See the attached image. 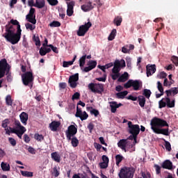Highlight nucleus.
I'll return each mask as SVG.
<instances>
[{
    "instance_id": "obj_49",
    "label": "nucleus",
    "mask_w": 178,
    "mask_h": 178,
    "mask_svg": "<svg viewBox=\"0 0 178 178\" xmlns=\"http://www.w3.org/2000/svg\"><path fill=\"white\" fill-rule=\"evenodd\" d=\"M67 5L68 9H74V5H76V2H74V1H72L69 3H67Z\"/></svg>"
},
{
    "instance_id": "obj_60",
    "label": "nucleus",
    "mask_w": 178,
    "mask_h": 178,
    "mask_svg": "<svg viewBox=\"0 0 178 178\" xmlns=\"http://www.w3.org/2000/svg\"><path fill=\"white\" fill-rule=\"evenodd\" d=\"M15 124L17 129H22V127H24L22 126V124H20V121H19L17 120H15Z\"/></svg>"
},
{
    "instance_id": "obj_31",
    "label": "nucleus",
    "mask_w": 178,
    "mask_h": 178,
    "mask_svg": "<svg viewBox=\"0 0 178 178\" xmlns=\"http://www.w3.org/2000/svg\"><path fill=\"white\" fill-rule=\"evenodd\" d=\"M122 22H123V18H122V17H116L114 20H113V23L114 24H115V26H120V24H122Z\"/></svg>"
},
{
    "instance_id": "obj_35",
    "label": "nucleus",
    "mask_w": 178,
    "mask_h": 178,
    "mask_svg": "<svg viewBox=\"0 0 178 178\" xmlns=\"http://www.w3.org/2000/svg\"><path fill=\"white\" fill-rule=\"evenodd\" d=\"M13 102L12 96H10V95H8L6 97V104L7 106H12Z\"/></svg>"
},
{
    "instance_id": "obj_50",
    "label": "nucleus",
    "mask_w": 178,
    "mask_h": 178,
    "mask_svg": "<svg viewBox=\"0 0 178 178\" xmlns=\"http://www.w3.org/2000/svg\"><path fill=\"white\" fill-rule=\"evenodd\" d=\"M111 75L112 80H118L120 77V72L113 73Z\"/></svg>"
},
{
    "instance_id": "obj_62",
    "label": "nucleus",
    "mask_w": 178,
    "mask_h": 178,
    "mask_svg": "<svg viewBox=\"0 0 178 178\" xmlns=\"http://www.w3.org/2000/svg\"><path fill=\"white\" fill-rule=\"evenodd\" d=\"M24 141H25V143H26V144H29V143H30V141H31L30 136L27 134H24Z\"/></svg>"
},
{
    "instance_id": "obj_55",
    "label": "nucleus",
    "mask_w": 178,
    "mask_h": 178,
    "mask_svg": "<svg viewBox=\"0 0 178 178\" xmlns=\"http://www.w3.org/2000/svg\"><path fill=\"white\" fill-rule=\"evenodd\" d=\"M8 141H9L10 144H11V145L13 147H15V145L17 144V142H16V140H15V138H8Z\"/></svg>"
},
{
    "instance_id": "obj_3",
    "label": "nucleus",
    "mask_w": 178,
    "mask_h": 178,
    "mask_svg": "<svg viewBox=\"0 0 178 178\" xmlns=\"http://www.w3.org/2000/svg\"><path fill=\"white\" fill-rule=\"evenodd\" d=\"M7 76V81H12V72H10V65L8 63L6 59L3 58L0 60V79Z\"/></svg>"
},
{
    "instance_id": "obj_46",
    "label": "nucleus",
    "mask_w": 178,
    "mask_h": 178,
    "mask_svg": "<svg viewBox=\"0 0 178 178\" xmlns=\"http://www.w3.org/2000/svg\"><path fill=\"white\" fill-rule=\"evenodd\" d=\"M10 123V122H9V119H5L2 121L1 127H3V129H6V127H8V124H9Z\"/></svg>"
},
{
    "instance_id": "obj_59",
    "label": "nucleus",
    "mask_w": 178,
    "mask_h": 178,
    "mask_svg": "<svg viewBox=\"0 0 178 178\" xmlns=\"http://www.w3.org/2000/svg\"><path fill=\"white\" fill-rule=\"evenodd\" d=\"M72 99L73 101H74V99H80V94H79L78 92H75V93L72 95Z\"/></svg>"
},
{
    "instance_id": "obj_5",
    "label": "nucleus",
    "mask_w": 178,
    "mask_h": 178,
    "mask_svg": "<svg viewBox=\"0 0 178 178\" xmlns=\"http://www.w3.org/2000/svg\"><path fill=\"white\" fill-rule=\"evenodd\" d=\"M22 83L24 86L33 88V83L34 82V76L32 72H26L22 75Z\"/></svg>"
},
{
    "instance_id": "obj_45",
    "label": "nucleus",
    "mask_w": 178,
    "mask_h": 178,
    "mask_svg": "<svg viewBox=\"0 0 178 178\" xmlns=\"http://www.w3.org/2000/svg\"><path fill=\"white\" fill-rule=\"evenodd\" d=\"M25 27H26V30H31V31H33V30L35 29V26H33L30 23H26L25 24Z\"/></svg>"
},
{
    "instance_id": "obj_61",
    "label": "nucleus",
    "mask_w": 178,
    "mask_h": 178,
    "mask_svg": "<svg viewBox=\"0 0 178 178\" xmlns=\"http://www.w3.org/2000/svg\"><path fill=\"white\" fill-rule=\"evenodd\" d=\"M96 80H97V81H103V83H105V81H106V74H104L103 77L97 78Z\"/></svg>"
},
{
    "instance_id": "obj_36",
    "label": "nucleus",
    "mask_w": 178,
    "mask_h": 178,
    "mask_svg": "<svg viewBox=\"0 0 178 178\" xmlns=\"http://www.w3.org/2000/svg\"><path fill=\"white\" fill-rule=\"evenodd\" d=\"M123 156L120 155V154H117L115 156V164L117 165V166H119V165L120 164V162H122V161H123Z\"/></svg>"
},
{
    "instance_id": "obj_12",
    "label": "nucleus",
    "mask_w": 178,
    "mask_h": 178,
    "mask_svg": "<svg viewBox=\"0 0 178 178\" xmlns=\"http://www.w3.org/2000/svg\"><path fill=\"white\" fill-rule=\"evenodd\" d=\"M35 8H31L29 13L26 16L27 22L31 23L32 24H35L37 23V19H35Z\"/></svg>"
},
{
    "instance_id": "obj_18",
    "label": "nucleus",
    "mask_w": 178,
    "mask_h": 178,
    "mask_svg": "<svg viewBox=\"0 0 178 178\" xmlns=\"http://www.w3.org/2000/svg\"><path fill=\"white\" fill-rule=\"evenodd\" d=\"M47 47H48V45H44L40 47L39 54L41 56H45L47 54H49V52H51V48Z\"/></svg>"
},
{
    "instance_id": "obj_15",
    "label": "nucleus",
    "mask_w": 178,
    "mask_h": 178,
    "mask_svg": "<svg viewBox=\"0 0 178 178\" xmlns=\"http://www.w3.org/2000/svg\"><path fill=\"white\" fill-rule=\"evenodd\" d=\"M163 169H168V170H173V163L170 160H165L161 164Z\"/></svg>"
},
{
    "instance_id": "obj_57",
    "label": "nucleus",
    "mask_w": 178,
    "mask_h": 178,
    "mask_svg": "<svg viewBox=\"0 0 178 178\" xmlns=\"http://www.w3.org/2000/svg\"><path fill=\"white\" fill-rule=\"evenodd\" d=\"M95 127V125H94V124H92V122H90L88 124V129L90 131V133H92V130H94Z\"/></svg>"
},
{
    "instance_id": "obj_10",
    "label": "nucleus",
    "mask_w": 178,
    "mask_h": 178,
    "mask_svg": "<svg viewBox=\"0 0 178 178\" xmlns=\"http://www.w3.org/2000/svg\"><path fill=\"white\" fill-rule=\"evenodd\" d=\"M76 134H77V127L73 124L70 125L67 131H65L67 140L70 141L72 137H75Z\"/></svg>"
},
{
    "instance_id": "obj_47",
    "label": "nucleus",
    "mask_w": 178,
    "mask_h": 178,
    "mask_svg": "<svg viewBox=\"0 0 178 178\" xmlns=\"http://www.w3.org/2000/svg\"><path fill=\"white\" fill-rule=\"evenodd\" d=\"M83 115V111H81V108H79V107L76 108V112L75 114L76 118H81Z\"/></svg>"
},
{
    "instance_id": "obj_25",
    "label": "nucleus",
    "mask_w": 178,
    "mask_h": 178,
    "mask_svg": "<svg viewBox=\"0 0 178 178\" xmlns=\"http://www.w3.org/2000/svg\"><path fill=\"white\" fill-rule=\"evenodd\" d=\"M51 159L57 163H60V155L56 152H52L51 154Z\"/></svg>"
},
{
    "instance_id": "obj_19",
    "label": "nucleus",
    "mask_w": 178,
    "mask_h": 178,
    "mask_svg": "<svg viewBox=\"0 0 178 178\" xmlns=\"http://www.w3.org/2000/svg\"><path fill=\"white\" fill-rule=\"evenodd\" d=\"M165 94L168 98L172 94L173 96L177 95L178 94V87L171 88L170 90H165Z\"/></svg>"
},
{
    "instance_id": "obj_21",
    "label": "nucleus",
    "mask_w": 178,
    "mask_h": 178,
    "mask_svg": "<svg viewBox=\"0 0 178 178\" xmlns=\"http://www.w3.org/2000/svg\"><path fill=\"white\" fill-rule=\"evenodd\" d=\"M19 118H20V120H21L22 123L24 126H26V124H27V121L29 120V114H27V113L22 112L19 115Z\"/></svg>"
},
{
    "instance_id": "obj_4",
    "label": "nucleus",
    "mask_w": 178,
    "mask_h": 178,
    "mask_svg": "<svg viewBox=\"0 0 178 178\" xmlns=\"http://www.w3.org/2000/svg\"><path fill=\"white\" fill-rule=\"evenodd\" d=\"M136 170L133 167H124L120 169L118 173L120 178H133L134 177Z\"/></svg>"
},
{
    "instance_id": "obj_23",
    "label": "nucleus",
    "mask_w": 178,
    "mask_h": 178,
    "mask_svg": "<svg viewBox=\"0 0 178 178\" xmlns=\"http://www.w3.org/2000/svg\"><path fill=\"white\" fill-rule=\"evenodd\" d=\"M127 80H129V73L125 72L122 75H120L118 81H119V83H126Z\"/></svg>"
},
{
    "instance_id": "obj_38",
    "label": "nucleus",
    "mask_w": 178,
    "mask_h": 178,
    "mask_svg": "<svg viewBox=\"0 0 178 178\" xmlns=\"http://www.w3.org/2000/svg\"><path fill=\"white\" fill-rule=\"evenodd\" d=\"M60 168L57 166L54 167L53 168V175L54 176V177H58L59 176V175H60V172H59L60 170Z\"/></svg>"
},
{
    "instance_id": "obj_24",
    "label": "nucleus",
    "mask_w": 178,
    "mask_h": 178,
    "mask_svg": "<svg viewBox=\"0 0 178 178\" xmlns=\"http://www.w3.org/2000/svg\"><path fill=\"white\" fill-rule=\"evenodd\" d=\"M126 145H127V140L126 139H122L118 143V146L123 149L126 152Z\"/></svg>"
},
{
    "instance_id": "obj_41",
    "label": "nucleus",
    "mask_w": 178,
    "mask_h": 178,
    "mask_svg": "<svg viewBox=\"0 0 178 178\" xmlns=\"http://www.w3.org/2000/svg\"><path fill=\"white\" fill-rule=\"evenodd\" d=\"M49 26L50 27H60V23L58 21H53Z\"/></svg>"
},
{
    "instance_id": "obj_11",
    "label": "nucleus",
    "mask_w": 178,
    "mask_h": 178,
    "mask_svg": "<svg viewBox=\"0 0 178 178\" xmlns=\"http://www.w3.org/2000/svg\"><path fill=\"white\" fill-rule=\"evenodd\" d=\"M128 127L129 134H134L135 136L140 134V125L133 124V122H131V121H129Z\"/></svg>"
},
{
    "instance_id": "obj_32",
    "label": "nucleus",
    "mask_w": 178,
    "mask_h": 178,
    "mask_svg": "<svg viewBox=\"0 0 178 178\" xmlns=\"http://www.w3.org/2000/svg\"><path fill=\"white\" fill-rule=\"evenodd\" d=\"M116 33H117V31L116 29H113L108 38V41H112L113 40H115V37H116Z\"/></svg>"
},
{
    "instance_id": "obj_34",
    "label": "nucleus",
    "mask_w": 178,
    "mask_h": 178,
    "mask_svg": "<svg viewBox=\"0 0 178 178\" xmlns=\"http://www.w3.org/2000/svg\"><path fill=\"white\" fill-rule=\"evenodd\" d=\"M110 108H111L112 113H115L118 109V107L116 106V102H110Z\"/></svg>"
},
{
    "instance_id": "obj_17",
    "label": "nucleus",
    "mask_w": 178,
    "mask_h": 178,
    "mask_svg": "<svg viewBox=\"0 0 178 178\" xmlns=\"http://www.w3.org/2000/svg\"><path fill=\"white\" fill-rule=\"evenodd\" d=\"M60 126V122L58 121H52L49 124V129L51 131H58V129H59V127Z\"/></svg>"
},
{
    "instance_id": "obj_54",
    "label": "nucleus",
    "mask_w": 178,
    "mask_h": 178,
    "mask_svg": "<svg viewBox=\"0 0 178 178\" xmlns=\"http://www.w3.org/2000/svg\"><path fill=\"white\" fill-rule=\"evenodd\" d=\"M157 88L160 92H163V86H162L161 81L157 82Z\"/></svg>"
},
{
    "instance_id": "obj_42",
    "label": "nucleus",
    "mask_w": 178,
    "mask_h": 178,
    "mask_svg": "<svg viewBox=\"0 0 178 178\" xmlns=\"http://www.w3.org/2000/svg\"><path fill=\"white\" fill-rule=\"evenodd\" d=\"M34 138L35 140H37V141H42V140H44V136H42V134H35L34 135Z\"/></svg>"
},
{
    "instance_id": "obj_6",
    "label": "nucleus",
    "mask_w": 178,
    "mask_h": 178,
    "mask_svg": "<svg viewBox=\"0 0 178 178\" xmlns=\"http://www.w3.org/2000/svg\"><path fill=\"white\" fill-rule=\"evenodd\" d=\"M143 86V83L138 80L129 79L127 83L124 84V88H131L133 87L134 91H138L140 87Z\"/></svg>"
},
{
    "instance_id": "obj_40",
    "label": "nucleus",
    "mask_w": 178,
    "mask_h": 178,
    "mask_svg": "<svg viewBox=\"0 0 178 178\" xmlns=\"http://www.w3.org/2000/svg\"><path fill=\"white\" fill-rule=\"evenodd\" d=\"M151 94H152V92H151L150 90H149V89L143 90V95H144V97H145L146 98L149 99V97H151Z\"/></svg>"
},
{
    "instance_id": "obj_51",
    "label": "nucleus",
    "mask_w": 178,
    "mask_h": 178,
    "mask_svg": "<svg viewBox=\"0 0 178 178\" xmlns=\"http://www.w3.org/2000/svg\"><path fill=\"white\" fill-rule=\"evenodd\" d=\"M81 120H86V119H88V114L87 112L83 111L82 113V116L80 117Z\"/></svg>"
},
{
    "instance_id": "obj_1",
    "label": "nucleus",
    "mask_w": 178,
    "mask_h": 178,
    "mask_svg": "<svg viewBox=\"0 0 178 178\" xmlns=\"http://www.w3.org/2000/svg\"><path fill=\"white\" fill-rule=\"evenodd\" d=\"M3 36L13 45L17 44L22 38V28H20L19 21L13 19H11L6 25V33Z\"/></svg>"
},
{
    "instance_id": "obj_2",
    "label": "nucleus",
    "mask_w": 178,
    "mask_h": 178,
    "mask_svg": "<svg viewBox=\"0 0 178 178\" xmlns=\"http://www.w3.org/2000/svg\"><path fill=\"white\" fill-rule=\"evenodd\" d=\"M152 130L156 134H163V136H169V128L160 129V127H169V124L166 120L157 117H154L150 122Z\"/></svg>"
},
{
    "instance_id": "obj_56",
    "label": "nucleus",
    "mask_w": 178,
    "mask_h": 178,
    "mask_svg": "<svg viewBox=\"0 0 178 178\" xmlns=\"http://www.w3.org/2000/svg\"><path fill=\"white\" fill-rule=\"evenodd\" d=\"M58 87L60 90H65L67 87V84L65 82H61L59 83Z\"/></svg>"
},
{
    "instance_id": "obj_58",
    "label": "nucleus",
    "mask_w": 178,
    "mask_h": 178,
    "mask_svg": "<svg viewBox=\"0 0 178 178\" xmlns=\"http://www.w3.org/2000/svg\"><path fill=\"white\" fill-rule=\"evenodd\" d=\"M154 168H155L156 175H161V166H159L158 164H155Z\"/></svg>"
},
{
    "instance_id": "obj_7",
    "label": "nucleus",
    "mask_w": 178,
    "mask_h": 178,
    "mask_svg": "<svg viewBox=\"0 0 178 178\" xmlns=\"http://www.w3.org/2000/svg\"><path fill=\"white\" fill-rule=\"evenodd\" d=\"M91 26H92L91 22H88L85 23L83 25H81L76 32L77 35H79V37H84L90 30Z\"/></svg>"
},
{
    "instance_id": "obj_29",
    "label": "nucleus",
    "mask_w": 178,
    "mask_h": 178,
    "mask_svg": "<svg viewBox=\"0 0 178 178\" xmlns=\"http://www.w3.org/2000/svg\"><path fill=\"white\" fill-rule=\"evenodd\" d=\"M127 94H129V92H127V90H124L122 92H118L115 95L118 99H124V97H126Z\"/></svg>"
},
{
    "instance_id": "obj_53",
    "label": "nucleus",
    "mask_w": 178,
    "mask_h": 178,
    "mask_svg": "<svg viewBox=\"0 0 178 178\" xmlns=\"http://www.w3.org/2000/svg\"><path fill=\"white\" fill-rule=\"evenodd\" d=\"M47 2H49V5H51V6H56V5H58V0H47Z\"/></svg>"
},
{
    "instance_id": "obj_39",
    "label": "nucleus",
    "mask_w": 178,
    "mask_h": 178,
    "mask_svg": "<svg viewBox=\"0 0 178 178\" xmlns=\"http://www.w3.org/2000/svg\"><path fill=\"white\" fill-rule=\"evenodd\" d=\"M86 58H87V55H84L79 59V66L80 67H83L84 65H86Z\"/></svg>"
},
{
    "instance_id": "obj_22",
    "label": "nucleus",
    "mask_w": 178,
    "mask_h": 178,
    "mask_svg": "<svg viewBox=\"0 0 178 178\" xmlns=\"http://www.w3.org/2000/svg\"><path fill=\"white\" fill-rule=\"evenodd\" d=\"M33 6L38 8V9H42V8L45 7V0H35Z\"/></svg>"
},
{
    "instance_id": "obj_8",
    "label": "nucleus",
    "mask_w": 178,
    "mask_h": 178,
    "mask_svg": "<svg viewBox=\"0 0 178 178\" xmlns=\"http://www.w3.org/2000/svg\"><path fill=\"white\" fill-rule=\"evenodd\" d=\"M168 108H175V99L170 102V98L168 97L163 98L159 102V108L162 109V108L166 107Z\"/></svg>"
},
{
    "instance_id": "obj_43",
    "label": "nucleus",
    "mask_w": 178,
    "mask_h": 178,
    "mask_svg": "<svg viewBox=\"0 0 178 178\" xmlns=\"http://www.w3.org/2000/svg\"><path fill=\"white\" fill-rule=\"evenodd\" d=\"M88 66L90 67L92 70V69H95V67H97V61L95 60L89 61Z\"/></svg>"
},
{
    "instance_id": "obj_33",
    "label": "nucleus",
    "mask_w": 178,
    "mask_h": 178,
    "mask_svg": "<svg viewBox=\"0 0 178 178\" xmlns=\"http://www.w3.org/2000/svg\"><path fill=\"white\" fill-rule=\"evenodd\" d=\"M20 172L24 177H33V172L21 170Z\"/></svg>"
},
{
    "instance_id": "obj_52",
    "label": "nucleus",
    "mask_w": 178,
    "mask_h": 178,
    "mask_svg": "<svg viewBox=\"0 0 178 178\" xmlns=\"http://www.w3.org/2000/svg\"><path fill=\"white\" fill-rule=\"evenodd\" d=\"M90 113H91V115H94V116L95 118H97L98 116V115H99V111L95 108H92L90 111Z\"/></svg>"
},
{
    "instance_id": "obj_37",
    "label": "nucleus",
    "mask_w": 178,
    "mask_h": 178,
    "mask_svg": "<svg viewBox=\"0 0 178 178\" xmlns=\"http://www.w3.org/2000/svg\"><path fill=\"white\" fill-rule=\"evenodd\" d=\"M165 143V149L168 151V152H170L172 151V145H170V143L169 141H167L165 139H163Z\"/></svg>"
},
{
    "instance_id": "obj_44",
    "label": "nucleus",
    "mask_w": 178,
    "mask_h": 178,
    "mask_svg": "<svg viewBox=\"0 0 178 178\" xmlns=\"http://www.w3.org/2000/svg\"><path fill=\"white\" fill-rule=\"evenodd\" d=\"M33 40L35 44V45H41V40H40V38L38 36L33 35Z\"/></svg>"
},
{
    "instance_id": "obj_30",
    "label": "nucleus",
    "mask_w": 178,
    "mask_h": 178,
    "mask_svg": "<svg viewBox=\"0 0 178 178\" xmlns=\"http://www.w3.org/2000/svg\"><path fill=\"white\" fill-rule=\"evenodd\" d=\"M71 144L74 148H76V147H78L79 145V139H77V137L72 136L70 139Z\"/></svg>"
},
{
    "instance_id": "obj_9",
    "label": "nucleus",
    "mask_w": 178,
    "mask_h": 178,
    "mask_svg": "<svg viewBox=\"0 0 178 178\" xmlns=\"http://www.w3.org/2000/svg\"><path fill=\"white\" fill-rule=\"evenodd\" d=\"M88 87L92 92L97 94H102V92H104V84L102 83H90L88 84Z\"/></svg>"
},
{
    "instance_id": "obj_27",
    "label": "nucleus",
    "mask_w": 178,
    "mask_h": 178,
    "mask_svg": "<svg viewBox=\"0 0 178 178\" xmlns=\"http://www.w3.org/2000/svg\"><path fill=\"white\" fill-rule=\"evenodd\" d=\"M138 102H139V105H140V108H144V106H145L146 99L144 96H143V95L138 96Z\"/></svg>"
},
{
    "instance_id": "obj_48",
    "label": "nucleus",
    "mask_w": 178,
    "mask_h": 178,
    "mask_svg": "<svg viewBox=\"0 0 178 178\" xmlns=\"http://www.w3.org/2000/svg\"><path fill=\"white\" fill-rule=\"evenodd\" d=\"M73 65V61H63V67H69Z\"/></svg>"
},
{
    "instance_id": "obj_13",
    "label": "nucleus",
    "mask_w": 178,
    "mask_h": 178,
    "mask_svg": "<svg viewBox=\"0 0 178 178\" xmlns=\"http://www.w3.org/2000/svg\"><path fill=\"white\" fill-rule=\"evenodd\" d=\"M77 81H79L78 73L70 76L68 84H70V87H71V88H76V87H77Z\"/></svg>"
},
{
    "instance_id": "obj_63",
    "label": "nucleus",
    "mask_w": 178,
    "mask_h": 178,
    "mask_svg": "<svg viewBox=\"0 0 178 178\" xmlns=\"http://www.w3.org/2000/svg\"><path fill=\"white\" fill-rule=\"evenodd\" d=\"M99 166L101 169H106V168H108V163H100Z\"/></svg>"
},
{
    "instance_id": "obj_64",
    "label": "nucleus",
    "mask_w": 178,
    "mask_h": 178,
    "mask_svg": "<svg viewBox=\"0 0 178 178\" xmlns=\"http://www.w3.org/2000/svg\"><path fill=\"white\" fill-rule=\"evenodd\" d=\"M142 177L143 178H151V173L149 172H142Z\"/></svg>"
},
{
    "instance_id": "obj_28",
    "label": "nucleus",
    "mask_w": 178,
    "mask_h": 178,
    "mask_svg": "<svg viewBox=\"0 0 178 178\" xmlns=\"http://www.w3.org/2000/svg\"><path fill=\"white\" fill-rule=\"evenodd\" d=\"M26 127H22L19 129H17L15 134L22 140V137L24 133H26Z\"/></svg>"
},
{
    "instance_id": "obj_20",
    "label": "nucleus",
    "mask_w": 178,
    "mask_h": 178,
    "mask_svg": "<svg viewBox=\"0 0 178 178\" xmlns=\"http://www.w3.org/2000/svg\"><path fill=\"white\" fill-rule=\"evenodd\" d=\"M120 61L117 60L114 63V67L112 69V73H120Z\"/></svg>"
},
{
    "instance_id": "obj_16",
    "label": "nucleus",
    "mask_w": 178,
    "mask_h": 178,
    "mask_svg": "<svg viewBox=\"0 0 178 178\" xmlns=\"http://www.w3.org/2000/svg\"><path fill=\"white\" fill-rule=\"evenodd\" d=\"M81 8L83 12H90V10H92V9H94V6H92V3L91 1H88L86 4L82 5Z\"/></svg>"
},
{
    "instance_id": "obj_14",
    "label": "nucleus",
    "mask_w": 178,
    "mask_h": 178,
    "mask_svg": "<svg viewBox=\"0 0 178 178\" xmlns=\"http://www.w3.org/2000/svg\"><path fill=\"white\" fill-rule=\"evenodd\" d=\"M146 70H147V76L149 77V76L153 75L154 73L156 72V65L148 64L146 66Z\"/></svg>"
},
{
    "instance_id": "obj_26",
    "label": "nucleus",
    "mask_w": 178,
    "mask_h": 178,
    "mask_svg": "<svg viewBox=\"0 0 178 178\" xmlns=\"http://www.w3.org/2000/svg\"><path fill=\"white\" fill-rule=\"evenodd\" d=\"M1 168L3 172H10V165H9L8 163L1 162Z\"/></svg>"
}]
</instances>
